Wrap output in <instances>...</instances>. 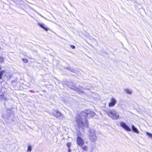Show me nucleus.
I'll list each match as a JSON object with an SVG mask.
<instances>
[{"label": "nucleus", "mask_w": 152, "mask_h": 152, "mask_svg": "<svg viewBox=\"0 0 152 152\" xmlns=\"http://www.w3.org/2000/svg\"><path fill=\"white\" fill-rule=\"evenodd\" d=\"M124 91L127 94H132V91L131 89H126L124 90Z\"/></svg>", "instance_id": "f8f14e48"}, {"label": "nucleus", "mask_w": 152, "mask_h": 152, "mask_svg": "<svg viewBox=\"0 0 152 152\" xmlns=\"http://www.w3.org/2000/svg\"><path fill=\"white\" fill-rule=\"evenodd\" d=\"M132 129L133 131L136 133L139 134V132L138 130L134 125H132Z\"/></svg>", "instance_id": "9b49d317"}, {"label": "nucleus", "mask_w": 152, "mask_h": 152, "mask_svg": "<svg viewBox=\"0 0 152 152\" xmlns=\"http://www.w3.org/2000/svg\"><path fill=\"white\" fill-rule=\"evenodd\" d=\"M3 61V58L1 57H0V61L1 62H2Z\"/></svg>", "instance_id": "6ab92c4d"}, {"label": "nucleus", "mask_w": 152, "mask_h": 152, "mask_svg": "<svg viewBox=\"0 0 152 152\" xmlns=\"http://www.w3.org/2000/svg\"><path fill=\"white\" fill-rule=\"evenodd\" d=\"M5 72V71L4 70H1L0 71V79H2V76Z\"/></svg>", "instance_id": "ddd939ff"}, {"label": "nucleus", "mask_w": 152, "mask_h": 152, "mask_svg": "<svg viewBox=\"0 0 152 152\" xmlns=\"http://www.w3.org/2000/svg\"><path fill=\"white\" fill-rule=\"evenodd\" d=\"M52 114L54 116L59 119H62L63 118L64 116L63 115L58 111H55V112H53Z\"/></svg>", "instance_id": "423d86ee"}, {"label": "nucleus", "mask_w": 152, "mask_h": 152, "mask_svg": "<svg viewBox=\"0 0 152 152\" xmlns=\"http://www.w3.org/2000/svg\"><path fill=\"white\" fill-rule=\"evenodd\" d=\"M28 150L30 151H31V148L30 146H29L28 147Z\"/></svg>", "instance_id": "f3484780"}, {"label": "nucleus", "mask_w": 152, "mask_h": 152, "mask_svg": "<svg viewBox=\"0 0 152 152\" xmlns=\"http://www.w3.org/2000/svg\"><path fill=\"white\" fill-rule=\"evenodd\" d=\"M146 133L148 136L149 137L152 139V134L147 132Z\"/></svg>", "instance_id": "2eb2a0df"}, {"label": "nucleus", "mask_w": 152, "mask_h": 152, "mask_svg": "<svg viewBox=\"0 0 152 152\" xmlns=\"http://www.w3.org/2000/svg\"><path fill=\"white\" fill-rule=\"evenodd\" d=\"M37 13H38L39 15H40L43 18H45L41 14H40L39 12H37Z\"/></svg>", "instance_id": "412c9836"}, {"label": "nucleus", "mask_w": 152, "mask_h": 152, "mask_svg": "<svg viewBox=\"0 0 152 152\" xmlns=\"http://www.w3.org/2000/svg\"><path fill=\"white\" fill-rule=\"evenodd\" d=\"M105 111L112 119L116 120L119 119V114L115 110H106Z\"/></svg>", "instance_id": "f03ea898"}, {"label": "nucleus", "mask_w": 152, "mask_h": 152, "mask_svg": "<svg viewBox=\"0 0 152 152\" xmlns=\"http://www.w3.org/2000/svg\"><path fill=\"white\" fill-rule=\"evenodd\" d=\"M23 60V62H24V63H27L28 61V60L26 59H24V58H23L22 59Z\"/></svg>", "instance_id": "dca6fc26"}, {"label": "nucleus", "mask_w": 152, "mask_h": 152, "mask_svg": "<svg viewBox=\"0 0 152 152\" xmlns=\"http://www.w3.org/2000/svg\"><path fill=\"white\" fill-rule=\"evenodd\" d=\"M71 47L72 48V49H75V46L74 45H71Z\"/></svg>", "instance_id": "aec40b11"}, {"label": "nucleus", "mask_w": 152, "mask_h": 152, "mask_svg": "<svg viewBox=\"0 0 152 152\" xmlns=\"http://www.w3.org/2000/svg\"><path fill=\"white\" fill-rule=\"evenodd\" d=\"M76 125L79 128L84 129L85 127L88 128V122L85 117H84L80 114L77 116L75 120Z\"/></svg>", "instance_id": "f257e3e1"}, {"label": "nucleus", "mask_w": 152, "mask_h": 152, "mask_svg": "<svg viewBox=\"0 0 152 152\" xmlns=\"http://www.w3.org/2000/svg\"><path fill=\"white\" fill-rule=\"evenodd\" d=\"M71 88L75 90L79 94H82L83 92V90H81L80 89L78 88H76L75 86H72Z\"/></svg>", "instance_id": "9d476101"}, {"label": "nucleus", "mask_w": 152, "mask_h": 152, "mask_svg": "<svg viewBox=\"0 0 152 152\" xmlns=\"http://www.w3.org/2000/svg\"><path fill=\"white\" fill-rule=\"evenodd\" d=\"M110 102L109 103L108 106L109 107H114L117 103V100L114 98L112 97L110 99Z\"/></svg>", "instance_id": "0eeeda50"}, {"label": "nucleus", "mask_w": 152, "mask_h": 152, "mask_svg": "<svg viewBox=\"0 0 152 152\" xmlns=\"http://www.w3.org/2000/svg\"><path fill=\"white\" fill-rule=\"evenodd\" d=\"M82 134L80 132H79L77 133V144L81 147L84 144V141L80 137Z\"/></svg>", "instance_id": "39448f33"}, {"label": "nucleus", "mask_w": 152, "mask_h": 152, "mask_svg": "<svg viewBox=\"0 0 152 152\" xmlns=\"http://www.w3.org/2000/svg\"><path fill=\"white\" fill-rule=\"evenodd\" d=\"M121 126L126 131L130 132L131 129L129 128L126 124L123 122H120Z\"/></svg>", "instance_id": "6e6552de"}, {"label": "nucleus", "mask_w": 152, "mask_h": 152, "mask_svg": "<svg viewBox=\"0 0 152 152\" xmlns=\"http://www.w3.org/2000/svg\"><path fill=\"white\" fill-rule=\"evenodd\" d=\"M82 148L84 151H87L88 149V147L87 146H84L83 147L82 146Z\"/></svg>", "instance_id": "4468645a"}, {"label": "nucleus", "mask_w": 152, "mask_h": 152, "mask_svg": "<svg viewBox=\"0 0 152 152\" xmlns=\"http://www.w3.org/2000/svg\"><path fill=\"white\" fill-rule=\"evenodd\" d=\"M95 131L93 129H90L88 132V134L89 135V138L92 142H95L97 139V137L95 133Z\"/></svg>", "instance_id": "7ed1b4c3"}, {"label": "nucleus", "mask_w": 152, "mask_h": 152, "mask_svg": "<svg viewBox=\"0 0 152 152\" xmlns=\"http://www.w3.org/2000/svg\"><path fill=\"white\" fill-rule=\"evenodd\" d=\"M81 114L84 117L89 118L94 116L95 113L92 111L88 110L81 112Z\"/></svg>", "instance_id": "20e7f679"}, {"label": "nucleus", "mask_w": 152, "mask_h": 152, "mask_svg": "<svg viewBox=\"0 0 152 152\" xmlns=\"http://www.w3.org/2000/svg\"><path fill=\"white\" fill-rule=\"evenodd\" d=\"M1 67H0V70H1Z\"/></svg>", "instance_id": "4be33fe9"}, {"label": "nucleus", "mask_w": 152, "mask_h": 152, "mask_svg": "<svg viewBox=\"0 0 152 152\" xmlns=\"http://www.w3.org/2000/svg\"><path fill=\"white\" fill-rule=\"evenodd\" d=\"M71 145V143L70 142H69L67 144V146L68 147H69Z\"/></svg>", "instance_id": "a211bd4d"}, {"label": "nucleus", "mask_w": 152, "mask_h": 152, "mask_svg": "<svg viewBox=\"0 0 152 152\" xmlns=\"http://www.w3.org/2000/svg\"><path fill=\"white\" fill-rule=\"evenodd\" d=\"M37 24L41 28H43L46 31H48L49 29L48 28L45 27V25L43 23H41L38 22Z\"/></svg>", "instance_id": "1a4fd4ad"}]
</instances>
